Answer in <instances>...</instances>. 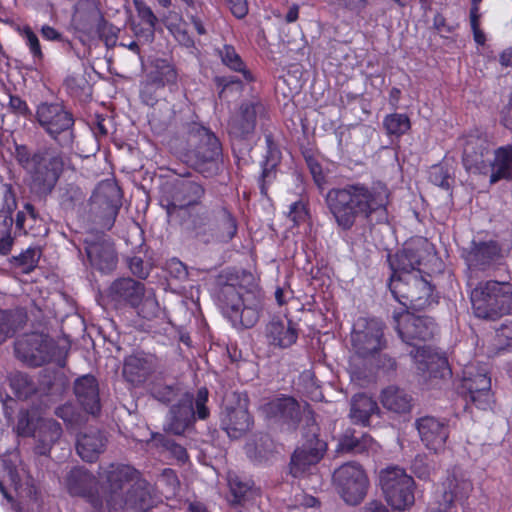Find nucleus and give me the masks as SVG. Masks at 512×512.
I'll return each mask as SVG.
<instances>
[{
  "label": "nucleus",
  "mask_w": 512,
  "mask_h": 512,
  "mask_svg": "<svg viewBox=\"0 0 512 512\" xmlns=\"http://www.w3.org/2000/svg\"><path fill=\"white\" fill-rule=\"evenodd\" d=\"M19 35L28 47L35 64H40L44 59V54L37 34L29 26L18 29Z\"/></svg>",
  "instance_id": "47"
},
{
  "label": "nucleus",
  "mask_w": 512,
  "mask_h": 512,
  "mask_svg": "<svg viewBox=\"0 0 512 512\" xmlns=\"http://www.w3.org/2000/svg\"><path fill=\"white\" fill-rule=\"evenodd\" d=\"M15 430L18 436L33 437L34 450L47 456L62 436V427L52 418L40 417L36 410H21L17 416Z\"/></svg>",
  "instance_id": "8"
},
{
  "label": "nucleus",
  "mask_w": 512,
  "mask_h": 512,
  "mask_svg": "<svg viewBox=\"0 0 512 512\" xmlns=\"http://www.w3.org/2000/svg\"><path fill=\"white\" fill-rule=\"evenodd\" d=\"M380 401L385 409L396 414L408 413L412 407V397L396 386H388L383 389Z\"/></svg>",
  "instance_id": "40"
},
{
  "label": "nucleus",
  "mask_w": 512,
  "mask_h": 512,
  "mask_svg": "<svg viewBox=\"0 0 512 512\" xmlns=\"http://www.w3.org/2000/svg\"><path fill=\"white\" fill-rule=\"evenodd\" d=\"M161 87L156 86L155 83H152L148 78L141 83L140 95L143 102L147 105L153 106L156 102V90Z\"/></svg>",
  "instance_id": "57"
},
{
  "label": "nucleus",
  "mask_w": 512,
  "mask_h": 512,
  "mask_svg": "<svg viewBox=\"0 0 512 512\" xmlns=\"http://www.w3.org/2000/svg\"><path fill=\"white\" fill-rule=\"evenodd\" d=\"M99 473L108 491L107 507L111 512L126 509L131 512H146L152 506L151 486L139 477L131 466L110 464L101 467Z\"/></svg>",
  "instance_id": "2"
},
{
  "label": "nucleus",
  "mask_w": 512,
  "mask_h": 512,
  "mask_svg": "<svg viewBox=\"0 0 512 512\" xmlns=\"http://www.w3.org/2000/svg\"><path fill=\"white\" fill-rule=\"evenodd\" d=\"M509 249L501 247L498 242L472 241L470 247L463 251V257L469 268L486 270L505 258Z\"/></svg>",
  "instance_id": "20"
},
{
  "label": "nucleus",
  "mask_w": 512,
  "mask_h": 512,
  "mask_svg": "<svg viewBox=\"0 0 512 512\" xmlns=\"http://www.w3.org/2000/svg\"><path fill=\"white\" fill-rule=\"evenodd\" d=\"M19 316L0 309V344L11 337L18 328Z\"/></svg>",
  "instance_id": "51"
},
{
  "label": "nucleus",
  "mask_w": 512,
  "mask_h": 512,
  "mask_svg": "<svg viewBox=\"0 0 512 512\" xmlns=\"http://www.w3.org/2000/svg\"><path fill=\"white\" fill-rule=\"evenodd\" d=\"M205 195L203 186L192 180L178 182L173 190L170 201L166 205L169 216L185 217L186 212L194 210Z\"/></svg>",
  "instance_id": "18"
},
{
  "label": "nucleus",
  "mask_w": 512,
  "mask_h": 512,
  "mask_svg": "<svg viewBox=\"0 0 512 512\" xmlns=\"http://www.w3.org/2000/svg\"><path fill=\"white\" fill-rule=\"evenodd\" d=\"M379 485L386 501L396 510H405L415 502L413 478L398 466H389L379 473Z\"/></svg>",
  "instance_id": "10"
},
{
  "label": "nucleus",
  "mask_w": 512,
  "mask_h": 512,
  "mask_svg": "<svg viewBox=\"0 0 512 512\" xmlns=\"http://www.w3.org/2000/svg\"><path fill=\"white\" fill-rule=\"evenodd\" d=\"M379 413L377 403L365 394H357L351 400L349 417L354 424L366 426L372 415Z\"/></svg>",
  "instance_id": "42"
},
{
  "label": "nucleus",
  "mask_w": 512,
  "mask_h": 512,
  "mask_svg": "<svg viewBox=\"0 0 512 512\" xmlns=\"http://www.w3.org/2000/svg\"><path fill=\"white\" fill-rule=\"evenodd\" d=\"M212 225L213 242L228 243L237 234V220L226 208L219 209Z\"/></svg>",
  "instance_id": "38"
},
{
  "label": "nucleus",
  "mask_w": 512,
  "mask_h": 512,
  "mask_svg": "<svg viewBox=\"0 0 512 512\" xmlns=\"http://www.w3.org/2000/svg\"><path fill=\"white\" fill-rule=\"evenodd\" d=\"M191 138L198 141L196 156L202 162L215 160L221 152L217 137L207 128L198 126L191 133Z\"/></svg>",
  "instance_id": "37"
},
{
  "label": "nucleus",
  "mask_w": 512,
  "mask_h": 512,
  "mask_svg": "<svg viewBox=\"0 0 512 512\" xmlns=\"http://www.w3.org/2000/svg\"><path fill=\"white\" fill-rule=\"evenodd\" d=\"M266 337L270 345L287 348L296 342L298 332L290 320L272 319L266 326Z\"/></svg>",
  "instance_id": "34"
},
{
  "label": "nucleus",
  "mask_w": 512,
  "mask_h": 512,
  "mask_svg": "<svg viewBox=\"0 0 512 512\" xmlns=\"http://www.w3.org/2000/svg\"><path fill=\"white\" fill-rule=\"evenodd\" d=\"M394 327L403 342L414 348L410 355L418 364L422 372H433V365L442 367L446 365L445 359L431 352L430 348L417 345L413 341H428L437 332V326L432 318L416 316L408 310L393 313Z\"/></svg>",
  "instance_id": "4"
},
{
  "label": "nucleus",
  "mask_w": 512,
  "mask_h": 512,
  "mask_svg": "<svg viewBox=\"0 0 512 512\" xmlns=\"http://www.w3.org/2000/svg\"><path fill=\"white\" fill-rule=\"evenodd\" d=\"M426 246L427 243L425 242L409 244L390 257L391 277L402 278L406 274H419L417 267L422 263L426 253Z\"/></svg>",
  "instance_id": "22"
},
{
  "label": "nucleus",
  "mask_w": 512,
  "mask_h": 512,
  "mask_svg": "<svg viewBox=\"0 0 512 512\" xmlns=\"http://www.w3.org/2000/svg\"><path fill=\"white\" fill-rule=\"evenodd\" d=\"M388 285L393 297L407 309L423 310L435 302L431 284L420 274L390 277Z\"/></svg>",
  "instance_id": "9"
},
{
  "label": "nucleus",
  "mask_w": 512,
  "mask_h": 512,
  "mask_svg": "<svg viewBox=\"0 0 512 512\" xmlns=\"http://www.w3.org/2000/svg\"><path fill=\"white\" fill-rule=\"evenodd\" d=\"M153 395L157 400L163 403H168L172 401L175 393L173 388L170 386H157L153 389Z\"/></svg>",
  "instance_id": "63"
},
{
  "label": "nucleus",
  "mask_w": 512,
  "mask_h": 512,
  "mask_svg": "<svg viewBox=\"0 0 512 512\" xmlns=\"http://www.w3.org/2000/svg\"><path fill=\"white\" fill-rule=\"evenodd\" d=\"M215 297L223 314L235 327L252 328L263 311V294L257 288L246 289L218 280Z\"/></svg>",
  "instance_id": "5"
},
{
  "label": "nucleus",
  "mask_w": 512,
  "mask_h": 512,
  "mask_svg": "<svg viewBox=\"0 0 512 512\" xmlns=\"http://www.w3.org/2000/svg\"><path fill=\"white\" fill-rule=\"evenodd\" d=\"M416 428L425 446L435 452L444 446L449 434L446 422L431 416L418 419Z\"/></svg>",
  "instance_id": "27"
},
{
  "label": "nucleus",
  "mask_w": 512,
  "mask_h": 512,
  "mask_svg": "<svg viewBox=\"0 0 512 512\" xmlns=\"http://www.w3.org/2000/svg\"><path fill=\"white\" fill-rule=\"evenodd\" d=\"M333 482L340 497L349 505L362 502L369 487L364 469L356 462L345 463L336 469Z\"/></svg>",
  "instance_id": "12"
},
{
  "label": "nucleus",
  "mask_w": 512,
  "mask_h": 512,
  "mask_svg": "<svg viewBox=\"0 0 512 512\" xmlns=\"http://www.w3.org/2000/svg\"><path fill=\"white\" fill-rule=\"evenodd\" d=\"M106 437L97 429H89L81 433L77 439L78 455L87 462H93L106 448Z\"/></svg>",
  "instance_id": "33"
},
{
  "label": "nucleus",
  "mask_w": 512,
  "mask_h": 512,
  "mask_svg": "<svg viewBox=\"0 0 512 512\" xmlns=\"http://www.w3.org/2000/svg\"><path fill=\"white\" fill-rule=\"evenodd\" d=\"M35 120L61 149L73 148L75 120L62 103L41 102L36 107Z\"/></svg>",
  "instance_id": "7"
},
{
  "label": "nucleus",
  "mask_w": 512,
  "mask_h": 512,
  "mask_svg": "<svg viewBox=\"0 0 512 512\" xmlns=\"http://www.w3.org/2000/svg\"><path fill=\"white\" fill-rule=\"evenodd\" d=\"M275 163H272V164H269V162L267 161L263 167V170H262V183H261V193L262 194H266V191H267V187L266 185L268 183H270L274 178H275Z\"/></svg>",
  "instance_id": "62"
},
{
  "label": "nucleus",
  "mask_w": 512,
  "mask_h": 512,
  "mask_svg": "<svg viewBox=\"0 0 512 512\" xmlns=\"http://www.w3.org/2000/svg\"><path fill=\"white\" fill-rule=\"evenodd\" d=\"M221 427L230 438L238 439L245 434L251 426V417L245 401L240 400L237 407L226 405L220 417Z\"/></svg>",
  "instance_id": "25"
},
{
  "label": "nucleus",
  "mask_w": 512,
  "mask_h": 512,
  "mask_svg": "<svg viewBox=\"0 0 512 512\" xmlns=\"http://www.w3.org/2000/svg\"><path fill=\"white\" fill-rule=\"evenodd\" d=\"M502 179H512V145L501 146L494 152L490 183L495 184Z\"/></svg>",
  "instance_id": "41"
},
{
  "label": "nucleus",
  "mask_w": 512,
  "mask_h": 512,
  "mask_svg": "<svg viewBox=\"0 0 512 512\" xmlns=\"http://www.w3.org/2000/svg\"><path fill=\"white\" fill-rule=\"evenodd\" d=\"M15 158L30 179L31 190L47 196L55 188L64 168L63 153L53 147L30 151L25 145H16Z\"/></svg>",
  "instance_id": "3"
},
{
  "label": "nucleus",
  "mask_w": 512,
  "mask_h": 512,
  "mask_svg": "<svg viewBox=\"0 0 512 512\" xmlns=\"http://www.w3.org/2000/svg\"><path fill=\"white\" fill-rule=\"evenodd\" d=\"M462 387L466 390V402L478 409L487 410L493 402L491 378L485 365L468 364L463 370Z\"/></svg>",
  "instance_id": "15"
},
{
  "label": "nucleus",
  "mask_w": 512,
  "mask_h": 512,
  "mask_svg": "<svg viewBox=\"0 0 512 512\" xmlns=\"http://www.w3.org/2000/svg\"><path fill=\"white\" fill-rule=\"evenodd\" d=\"M472 490V484L464 477H458L455 473L448 475L443 483L441 499H438L439 507L429 512H445L454 501L467 497Z\"/></svg>",
  "instance_id": "29"
},
{
  "label": "nucleus",
  "mask_w": 512,
  "mask_h": 512,
  "mask_svg": "<svg viewBox=\"0 0 512 512\" xmlns=\"http://www.w3.org/2000/svg\"><path fill=\"white\" fill-rule=\"evenodd\" d=\"M122 194L113 181L100 183L90 198V211L98 218L103 228L109 230L113 227L119 213Z\"/></svg>",
  "instance_id": "13"
},
{
  "label": "nucleus",
  "mask_w": 512,
  "mask_h": 512,
  "mask_svg": "<svg viewBox=\"0 0 512 512\" xmlns=\"http://www.w3.org/2000/svg\"><path fill=\"white\" fill-rule=\"evenodd\" d=\"M265 412L271 418L295 425L300 420L301 407L295 399L283 397L266 404Z\"/></svg>",
  "instance_id": "36"
},
{
  "label": "nucleus",
  "mask_w": 512,
  "mask_h": 512,
  "mask_svg": "<svg viewBox=\"0 0 512 512\" xmlns=\"http://www.w3.org/2000/svg\"><path fill=\"white\" fill-rule=\"evenodd\" d=\"M429 179L430 181L442 188L448 189L449 188V174L444 167L435 165L431 168L429 172Z\"/></svg>",
  "instance_id": "55"
},
{
  "label": "nucleus",
  "mask_w": 512,
  "mask_h": 512,
  "mask_svg": "<svg viewBox=\"0 0 512 512\" xmlns=\"http://www.w3.org/2000/svg\"><path fill=\"white\" fill-rule=\"evenodd\" d=\"M155 370V359L151 355L135 353L125 358L123 376L133 385H139Z\"/></svg>",
  "instance_id": "28"
},
{
  "label": "nucleus",
  "mask_w": 512,
  "mask_h": 512,
  "mask_svg": "<svg viewBox=\"0 0 512 512\" xmlns=\"http://www.w3.org/2000/svg\"><path fill=\"white\" fill-rule=\"evenodd\" d=\"M40 33L47 41H59L65 43L68 47H71V42L65 39L63 35L52 26L43 25L40 29Z\"/></svg>",
  "instance_id": "59"
},
{
  "label": "nucleus",
  "mask_w": 512,
  "mask_h": 512,
  "mask_svg": "<svg viewBox=\"0 0 512 512\" xmlns=\"http://www.w3.org/2000/svg\"><path fill=\"white\" fill-rule=\"evenodd\" d=\"M472 309L476 317L496 319L512 314V283L487 280L479 282L470 293Z\"/></svg>",
  "instance_id": "6"
},
{
  "label": "nucleus",
  "mask_w": 512,
  "mask_h": 512,
  "mask_svg": "<svg viewBox=\"0 0 512 512\" xmlns=\"http://www.w3.org/2000/svg\"><path fill=\"white\" fill-rule=\"evenodd\" d=\"M207 401L208 390L206 388H200L197 392L196 397H193L195 419L205 420L206 418H208L210 411L206 406Z\"/></svg>",
  "instance_id": "52"
},
{
  "label": "nucleus",
  "mask_w": 512,
  "mask_h": 512,
  "mask_svg": "<svg viewBox=\"0 0 512 512\" xmlns=\"http://www.w3.org/2000/svg\"><path fill=\"white\" fill-rule=\"evenodd\" d=\"M193 395L185 393L170 409L165 431L181 435L195 421Z\"/></svg>",
  "instance_id": "26"
},
{
  "label": "nucleus",
  "mask_w": 512,
  "mask_h": 512,
  "mask_svg": "<svg viewBox=\"0 0 512 512\" xmlns=\"http://www.w3.org/2000/svg\"><path fill=\"white\" fill-rule=\"evenodd\" d=\"M289 218L293 221L294 224L298 225L301 222L305 221L307 218V210L305 205L302 202H294L290 206Z\"/></svg>",
  "instance_id": "58"
},
{
  "label": "nucleus",
  "mask_w": 512,
  "mask_h": 512,
  "mask_svg": "<svg viewBox=\"0 0 512 512\" xmlns=\"http://www.w3.org/2000/svg\"><path fill=\"white\" fill-rule=\"evenodd\" d=\"M57 350L46 336L38 333L24 335L15 343L16 356L29 366H42L50 362Z\"/></svg>",
  "instance_id": "16"
},
{
  "label": "nucleus",
  "mask_w": 512,
  "mask_h": 512,
  "mask_svg": "<svg viewBox=\"0 0 512 512\" xmlns=\"http://www.w3.org/2000/svg\"><path fill=\"white\" fill-rule=\"evenodd\" d=\"M383 126L388 135L400 137L408 132L411 123L406 114L393 113L384 118Z\"/></svg>",
  "instance_id": "46"
},
{
  "label": "nucleus",
  "mask_w": 512,
  "mask_h": 512,
  "mask_svg": "<svg viewBox=\"0 0 512 512\" xmlns=\"http://www.w3.org/2000/svg\"><path fill=\"white\" fill-rule=\"evenodd\" d=\"M152 441L156 446L161 447L165 451L169 452L179 462L184 463L188 460V453L186 449L182 445L175 443L172 439L166 437L165 435H153Z\"/></svg>",
  "instance_id": "48"
},
{
  "label": "nucleus",
  "mask_w": 512,
  "mask_h": 512,
  "mask_svg": "<svg viewBox=\"0 0 512 512\" xmlns=\"http://www.w3.org/2000/svg\"><path fill=\"white\" fill-rule=\"evenodd\" d=\"M385 325L375 318H359L351 333L353 351L361 358H373L386 348L387 341L384 337Z\"/></svg>",
  "instance_id": "11"
},
{
  "label": "nucleus",
  "mask_w": 512,
  "mask_h": 512,
  "mask_svg": "<svg viewBox=\"0 0 512 512\" xmlns=\"http://www.w3.org/2000/svg\"><path fill=\"white\" fill-rule=\"evenodd\" d=\"M41 385L27 374L16 372L10 377V387L19 399H27L38 391L42 393H61L66 387V379L62 373L46 372L42 375Z\"/></svg>",
  "instance_id": "17"
},
{
  "label": "nucleus",
  "mask_w": 512,
  "mask_h": 512,
  "mask_svg": "<svg viewBox=\"0 0 512 512\" xmlns=\"http://www.w3.org/2000/svg\"><path fill=\"white\" fill-rule=\"evenodd\" d=\"M9 110L22 117H30L32 115L31 110L25 100L16 95H9Z\"/></svg>",
  "instance_id": "54"
},
{
  "label": "nucleus",
  "mask_w": 512,
  "mask_h": 512,
  "mask_svg": "<svg viewBox=\"0 0 512 512\" xmlns=\"http://www.w3.org/2000/svg\"><path fill=\"white\" fill-rule=\"evenodd\" d=\"M337 451L351 453L376 452L377 444L368 434L356 435V431L346 430L339 439Z\"/></svg>",
  "instance_id": "39"
},
{
  "label": "nucleus",
  "mask_w": 512,
  "mask_h": 512,
  "mask_svg": "<svg viewBox=\"0 0 512 512\" xmlns=\"http://www.w3.org/2000/svg\"><path fill=\"white\" fill-rule=\"evenodd\" d=\"M148 78L152 83L158 87H165L166 85H175L178 79V73L175 67L165 59H156L152 62L150 71L147 73Z\"/></svg>",
  "instance_id": "43"
},
{
  "label": "nucleus",
  "mask_w": 512,
  "mask_h": 512,
  "mask_svg": "<svg viewBox=\"0 0 512 512\" xmlns=\"http://www.w3.org/2000/svg\"><path fill=\"white\" fill-rule=\"evenodd\" d=\"M227 5L233 15L237 18H243L248 13L247 0H226Z\"/></svg>",
  "instance_id": "61"
},
{
  "label": "nucleus",
  "mask_w": 512,
  "mask_h": 512,
  "mask_svg": "<svg viewBox=\"0 0 512 512\" xmlns=\"http://www.w3.org/2000/svg\"><path fill=\"white\" fill-rule=\"evenodd\" d=\"M326 443L318 438V428L312 424L304 435L303 443L291 456L289 470L293 477H302L324 456Z\"/></svg>",
  "instance_id": "14"
},
{
  "label": "nucleus",
  "mask_w": 512,
  "mask_h": 512,
  "mask_svg": "<svg viewBox=\"0 0 512 512\" xmlns=\"http://www.w3.org/2000/svg\"><path fill=\"white\" fill-rule=\"evenodd\" d=\"M362 512H389L386 506L378 500L368 502L362 509Z\"/></svg>",
  "instance_id": "64"
},
{
  "label": "nucleus",
  "mask_w": 512,
  "mask_h": 512,
  "mask_svg": "<svg viewBox=\"0 0 512 512\" xmlns=\"http://www.w3.org/2000/svg\"><path fill=\"white\" fill-rule=\"evenodd\" d=\"M129 269L139 278H146L149 274V267L144 264V261L140 257H132L129 260Z\"/></svg>",
  "instance_id": "60"
},
{
  "label": "nucleus",
  "mask_w": 512,
  "mask_h": 512,
  "mask_svg": "<svg viewBox=\"0 0 512 512\" xmlns=\"http://www.w3.org/2000/svg\"><path fill=\"white\" fill-rule=\"evenodd\" d=\"M86 255L90 265L102 273H109L115 269L117 255L113 243L105 238L86 242Z\"/></svg>",
  "instance_id": "24"
},
{
  "label": "nucleus",
  "mask_w": 512,
  "mask_h": 512,
  "mask_svg": "<svg viewBox=\"0 0 512 512\" xmlns=\"http://www.w3.org/2000/svg\"><path fill=\"white\" fill-rule=\"evenodd\" d=\"M326 206L337 227L349 231L358 219L370 220L373 214L386 217L389 190L383 183L371 186L361 182L347 183L330 189L325 196Z\"/></svg>",
  "instance_id": "1"
},
{
  "label": "nucleus",
  "mask_w": 512,
  "mask_h": 512,
  "mask_svg": "<svg viewBox=\"0 0 512 512\" xmlns=\"http://www.w3.org/2000/svg\"><path fill=\"white\" fill-rule=\"evenodd\" d=\"M218 55L222 63L229 69L242 73L246 81L252 80L250 71L246 70L244 62L232 45H223V47L218 50Z\"/></svg>",
  "instance_id": "45"
},
{
  "label": "nucleus",
  "mask_w": 512,
  "mask_h": 512,
  "mask_svg": "<svg viewBox=\"0 0 512 512\" xmlns=\"http://www.w3.org/2000/svg\"><path fill=\"white\" fill-rule=\"evenodd\" d=\"M463 148V165L468 172L484 173L487 170L485 155L489 152L490 143L488 137L473 131L461 139Z\"/></svg>",
  "instance_id": "19"
},
{
  "label": "nucleus",
  "mask_w": 512,
  "mask_h": 512,
  "mask_svg": "<svg viewBox=\"0 0 512 512\" xmlns=\"http://www.w3.org/2000/svg\"><path fill=\"white\" fill-rule=\"evenodd\" d=\"M145 290L144 284L139 281L132 278H120L111 284L110 295L116 301L125 302L135 307L140 305Z\"/></svg>",
  "instance_id": "32"
},
{
  "label": "nucleus",
  "mask_w": 512,
  "mask_h": 512,
  "mask_svg": "<svg viewBox=\"0 0 512 512\" xmlns=\"http://www.w3.org/2000/svg\"><path fill=\"white\" fill-rule=\"evenodd\" d=\"M17 208L16 195L11 185H4L0 208V234H12L13 213Z\"/></svg>",
  "instance_id": "44"
},
{
  "label": "nucleus",
  "mask_w": 512,
  "mask_h": 512,
  "mask_svg": "<svg viewBox=\"0 0 512 512\" xmlns=\"http://www.w3.org/2000/svg\"><path fill=\"white\" fill-rule=\"evenodd\" d=\"M135 308H137L138 314L143 318L152 319L157 317L160 313V306L156 299L154 290L146 288L140 305L135 306Z\"/></svg>",
  "instance_id": "49"
},
{
  "label": "nucleus",
  "mask_w": 512,
  "mask_h": 512,
  "mask_svg": "<svg viewBox=\"0 0 512 512\" xmlns=\"http://www.w3.org/2000/svg\"><path fill=\"white\" fill-rule=\"evenodd\" d=\"M65 486L70 495L87 498L95 509L102 506L101 501L95 495L97 480L85 468L75 467L71 469L65 478Z\"/></svg>",
  "instance_id": "23"
},
{
  "label": "nucleus",
  "mask_w": 512,
  "mask_h": 512,
  "mask_svg": "<svg viewBox=\"0 0 512 512\" xmlns=\"http://www.w3.org/2000/svg\"><path fill=\"white\" fill-rule=\"evenodd\" d=\"M76 31L82 43L96 39L97 34L103 33L105 19L100 12L93 8L87 12L77 11L73 18Z\"/></svg>",
  "instance_id": "30"
},
{
  "label": "nucleus",
  "mask_w": 512,
  "mask_h": 512,
  "mask_svg": "<svg viewBox=\"0 0 512 512\" xmlns=\"http://www.w3.org/2000/svg\"><path fill=\"white\" fill-rule=\"evenodd\" d=\"M411 469L418 478L428 479L432 471V466L426 456L417 455L412 462Z\"/></svg>",
  "instance_id": "53"
},
{
  "label": "nucleus",
  "mask_w": 512,
  "mask_h": 512,
  "mask_svg": "<svg viewBox=\"0 0 512 512\" xmlns=\"http://www.w3.org/2000/svg\"><path fill=\"white\" fill-rule=\"evenodd\" d=\"M41 252L37 248H28L19 256L13 257L15 267L21 269L23 273H30L38 264Z\"/></svg>",
  "instance_id": "50"
},
{
  "label": "nucleus",
  "mask_w": 512,
  "mask_h": 512,
  "mask_svg": "<svg viewBox=\"0 0 512 512\" xmlns=\"http://www.w3.org/2000/svg\"><path fill=\"white\" fill-rule=\"evenodd\" d=\"M265 111V106L260 101L243 102L228 123L229 134L237 139L247 138L254 132L257 118L263 117Z\"/></svg>",
  "instance_id": "21"
},
{
  "label": "nucleus",
  "mask_w": 512,
  "mask_h": 512,
  "mask_svg": "<svg viewBox=\"0 0 512 512\" xmlns=\"http://www.w3.org/2000/svg\"><path fill=\"white\" fill-rule=\"evenodd\" d=\"M135 6L138 16L144 23H146L149 26L150 31L152 32L158 22L157 17L155 16L151 8L145 3L137 1L135 3Z\"/></svg>",
  "instance_id": "56"
},
{
  "label": "nucleus",
  "mask_w": 512,
  "mask_h": 512,
  "mask_svg": "<svg viewBox=\"0 0 512 512\" xmlns=\"http://www.w3.org/2000/svg\"><path fill=\"white\" fill-rule=\"evenodd\" d=\"M74 393L81 406L90 414L100 411L99 389L93 376L85 375L75 381Z\"/></svg>",
  "instance_id": "31"
},
{
  "label": "nucleus",
  "mask_w": 512,
  "mask_h": 512,
  "mask_svg": "<svg viewBox=\"0 0 512 512\" xmlns=\"http://www.w3.org/2000/svg\"><path fill=\"white\" fill-rule=\"evenodd\" d=\"M181 218L184 227L191 231L198 241L205 244L213 243L212 224L205 209L194 208V210L186 212V216Z\"/></svg>",
  "instance_id": "35"
}]
</instances>
